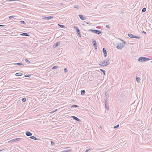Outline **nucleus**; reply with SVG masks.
Segmentation results:
<instances>
[{
    "instance_id": "c9c22d12",
    "label": "nucleus",
    "mask_w": 152,
    "mask_h": 152,
    "mask_svg": "<svg viewBox=\"0 0 152 152\" xmlns=\"http://www.w3.org/2000/svg\"><path fill=\"white\" fill-rule=\"evenodd\" d=\"M51 145H55V143L52 141H51Z\"/></svg>"
},
{
    "instance_id": "a18cd8bd",
    "label": "nucleus",
    "mask_w": 152,
    "mask_h": 152,
    "mask_svg": "<svg viewBox=\"0 0 152 152\" xmlns=\"http://www.w3.org/2000/svg\"><path fill=\"white\" fill-rule=\"evenodd\" d=\"M142 33H144V34H146V32H145V31H142Z\"/></svg>"
},
{
    "instance_id": "6ab92c4d",
    "label": "nucleus",
    "mask_w": 152,
    "mask_h": 152,
    "mask_svg": "<svg viewBox=\"0 0 152 152\" xmlns=\"http://www.w3.org/2000/svg\"><path fill=\"white\" fill-rule=\"evenodd\" d=\"M30 138L34 140H37L38 139H37L34 136H31L30 137Z\"/></svg>"
},
{
    "instance_id": "37998d69",
    "label": "nucleus",
    "mask_w": 152,
    "mask_h": 152,
    "mask_svg": "<svg viewBox=\"0 0 152 152\" xmlns=\"http://www.w3.org/2000/svg\"><path fill=\"white\" fill-rule=\"evenodd\" d=\"M105 102H107V99H104Z\"/></svg>"
},
{
    "instance_id": "7c9ffc66",
    "label": "nucleus",
    "mask_w": 152,
    "mask_h": 152,
    "mask_svg": "<svg viewBox=\"0 0 152 152\" xmlns=\"http://www.w3.org/2000/svg\"><path fill=\"white\" fill-rule=\"evenodd\" d=\"M58 67V66H55L52 68V69H56Z\"/></svg>"
},
{
    "instance_id": "20e7f679",
    "label": "nucleus",
    "mask_w": 152,
    "mask_h": 152,
    "mask_svg": "<svg viewBox=\"0 0 152 152\" xmlns=\"http://www.w3.org/2000/svg\"><path fill=\"white\" fill-rule=\"evenodd\" d=\"M74 28L75 29L78 34L79 36L80 37V32L79 29L77 27L75 26H74Z\"/></svg>"
},
{
    "instance_id": "ddd939ff",
    "label": "nucleus",
    "mask_w": 152,
    "mask_h": 152,
    "mask_svg": "<svg viewBox=\"0 0 152 152\" xmlns=\"http://www.w3.org/2000/svg\"><path fill=\"white\" fill-rule=\"evenodd\" d=\"M71 117L73 119L76 120V121H80V119H79L78 118H77V117L75 116H72Z\"/></svg>"
},
{
    "instance_id": "2f4dec72",
    "label": "nucleus",
    "mask_w": 152,
    "mask_h": 152,
    "mask_svg": "<svg viewBox=\"0 0 152 152\" xmlns=\"http://www.w3.org/2000/svg\"><path fill=\"white\" fill-rule=\"evenodd\" d=\"M31 76V75H24V77H30Z\"/></svg>"
},
{
    "instance_id": "5701e85b",
    "label": "nucleus",
    "mask_w": 152,
    "mask_h": 152,
    "mask_svg": "<svg viewBox=\"0 0 152 152\" xmlns=\"http://www.w3.org/2000/svg\"><path fill=\"white\" fill-rule=\"evenodd\" d=\"M140 80V77H136V80L138 83L139 82Z\"/></svg>"
},
{
    "instance_id": "09e8293b",
    "label": "nucleus",
    "mask_w": 152,
    "mask_h": 152,
    "mask_svg": "<svg viewBox=\"0 0 152 152\" xmlns=\"http://www.w3.org/2000/svg\"><path fill=\"white\" fill-rule=\"evenodd\" d=\"M63 3H62L61 4V5H63Z\"/></svg>"
},
{
    "instance_id": "f704fd0d",
    "label": "nucleus",
    "mask_w": 152,
    "mask_h": 152,
    "mask_svg": "<svg viewBox=\"0 0 152 152\" xmlns=\"http://www.w3.org/2000/svg\"><path fill=\"white\" fill-rule=\"evenodd\" d=\"M78 107V106L77 105H72L71 107Z\"/></svg>"
},
{
    "instance_id": "7ed1b4c3",
    "label": "nucleus",
    "mask_w": 152,
    "mask_h": 152,
    "mask_svg": "<svg viewBox=\"0 0 152 152\" xmlns=\"http://www.w3.org/2000/svg\"><path fill=\"white\" fill-rule=\"evenodd\" d=\"M89 31L98 34H99L102 33V32L101 31L97 30H93L91 29L89 30Z\"/></svg>"
},
{
    "instance_id": "4c0bfd02",
    "label": "nucleus",
    "mask_w": 152,
    "mask_h": 152,
    "mask_svg": "<svg viewBox=\"0 0 152 152\" xmlns=\"http://www.w3.org/2000/svg\"><path fill=\"white\" fill-rule=\"evenodd\" d=\"M75 7V8H76L78 9L79 8V6L76 5L75 7Z\"/></svg>"
},
{
    "instance_id": "39448f33",
    "label": "nucleus",
    "mask_w": 152,
    "mask_h": 152,
    "mask_svg": "<svg viewBox=\"0 0 152 152\" xmlns=\"http://www.w3.org/2000/svg\"><path fill=\"white\" fill-rule=\"evenodd\" d=\"M103 64L106 66L110 64V60L109 59H107L106 60L104 61L103 62Z\"/></svg>"
},
{
    "instance_id": "0eeeda50",
    "label": "nucleus",
    "mask_w": 152,
    "mask_h": 152,
    "mask_svg": "<svg viewBox=\"0 0 152 152\" xmlns=\"http://www.w3.org/2000/svg\"><path fill=\"white\" fill-rule=\"evenodd\" d=\"M21 139V138H15L14 139H12L9 142H15L16 141H19Z\"/></svg>"
},
{
    "instance_id": "412c9836",
    "label": "nucleus",
    "mask_w": 152,
    "mask_h": 152,
    "mask_svg": "<svg viewBox=\"0 0 152 152\" xmlns=\"http://www.w3.org/2000/svg\"><path fill=\"white\" fill-rule=\"evenodd\" d=\"M105 95L106 98H108L109 97V94L108 93H107L106 91H105Z\"/></svg>"
},
{
    "instance_id": "a878e982",
    "label": "nucleus",
    "mask_w": 152,
    "mask_h": 152,
    "mask_svg": "<svg viewBox=\"0 0 152 152\" xmlns=\"http://www.w3.org/2000/svg\"><path fill=\"white\" fill-rule=\"evenodd\" d=\"M20 22L21 24H24V25L26 24L25 22L23 20H20Z\"/></svg>"
},
{
    "instance_id": "ea45409f",
    "label": "nucleus",
    "mask_w": 152,
    "mask_h": 152,
    "mask_svg": "<svg viewBox=\"0 0 152 152\" xmlns=\"http://www.w3.org/2000/svg\"><path fill=\"white\" fill-rule=\"evenodd\" d=\"M88 18L85 17L84 18V19H83V20H85L87 21V20H88Z\"/></svg>"
},
{
    "instance_id": "bb28decb",
    "label": "nucleus",
    "mask_w": 152,
    "mask_h": 152,
    "mask_svg": "<svg viewBox=\"0 0 152 152\" xmlns=\"http://www.w3.org/2000/svg\"><path fill=\"white\" fill-rule=\"evenodd\" d=\"M69 150H67V149H66L65 150H64V151H61V152H68L69 151Z\"/></svg>"
},
{
    "instance_id": "6e6552de",
    "label": "nucleus",
    "mask_w": 152,
    "mask_h": 152,
    "mask_svg": "<svg viewBox=\"0 0 152 152\" xmlns=\"http://www.w3.org/2000/svg\"><path fill=\"white\" fill-rule=\"evenodd\" d=\"M53 18V16L43 17L42 19L44 20H50Z\"/></svg>"
},
{
    "instance_id": "c756f323",
    "label": "nucleus",
    "mask_w": 152,
    "mask_h": 152,
    "mask_svg": "<svg viewBox=\"0 0 152 152\" xmlns=\"http://www.w3.org/2000/svg\"><path fill=\"white\" fill-rule=\"evenodd\" d=\"M26 99L25 98H22V101L23 102H24L26 101Z\"/></svg>"
},
{
    "instance_id": "9b49d317",
    "label": "nucleus",
    "mask_w": 152,
    "mask_h": 152,
    "mask_svg": "<svg viewBox=\"0 0 152 152\" xmlns=\"http://www.w3.org/2000/svg\"><path fill=\"white\" fill-rule=\"evenodd\" d=\"M26 135L27 136H31L32 134L31 132L29 131H27L26 132Z\"/></svg>"
},
{
    "instance_id": "f3484780",
    "label": "nucleus",
    "mask_w": 152,
    "mask_h": 152,
    "mask_svg": "<svg viewBox=\"0 0 152 152\" xmlns=\"http://www.w3.org/2000/svg\"><path fill=\"white\" fill-rule=\"evenodd\" d=\"M23 74L20 72L17 73L15 74V75L18 76H21Z\"/></svg>"
},
{
    "instance_id": "72a5a7b5",
    "label": "nucleus",
    "mask_w": 152,
    "mask_h": 152,
    "mask_svg": "<svg viewBox=\"0 0 152 152\" xmlns=\"http://www.w3.org/2000/svg\"><path fill=\"white\" fill-rule=\"evenodd\" d=\"M64 71L65 73H66L68 72V70H67V68H65V69H64Z\"/></svg>"
},
{
    "instance_id": "393cba45",
    "label": "nucleus",
    "mask_w": 152,
    "mask_h": 152,
    "mask_svg": "<svg viewBox=\"0 0 152 152\" xmlns=\"http://www.w3.org/2000/svg\"><path fill=\"white\" fill-rule=\"evenodd\" d=\"M58 26L59 27H61V28H64L65 27L63 25H61V24H58Z\"/></svg>"
},
{
    "instance_id": "cd10ccee",
    "label": "nucleus",
    "mask_w": 152,
    "mask_h": 152,
    "mask_svg": "<svg viewBox=\"0 0 152 152\" xmlns=\"http://www.w3.org/2000/svg\"><path fill=\"white\" fill-rule=\"evenodd\" d=\"M146 11V8L145 7L143 8L142 9V12H145Z\"/></svg>"
},
{
    "instance_id": "de8ad7c7",
    "label": "nucleus",
    "mask_w": 152,
    "mask_h": 152,
    "mask_svg": "<svg viewBox=\"0 0 152 152\" xmlns=\"http://www.w3.org/2000/svg\"><path fill=\"white\" fill-rule=\"evenodd\" d=\"M4 26V25H0V27H1V26Z\"/></svg>"
},
{
    "instance_id": "f257e3e1",
    "label": "nucleus",
    "mask_w": 152,
    "mask_h": 152,
    "mask_svg": "<svg viewBox=\"0 0 152 152\" xmlns=\"http://www.w3.org/2000/svg\"><path fill=\"white\" fill-rule=\"evenodd\" d=\"M150 60V58L144 57H140L138 59L139 61L140 62H146Z\"/></svg>"
},
{
    "instance_id": "a19ab883",
    "label": "nucleus",
    "mask_w": 152,
    "mask_h": 152,
    "mask_svg": "<svg viewBox=\"0 0 152 152\" xmlns=\"http://www.w3.org/2000/svg\"><path fill=\"white\" fill-rule=\"evenodd\" d=\"M85 23H86L87 24H89L90 25V23H89L88 22H85Z\"/></svg>"
},
{
    "instance_id": "4468645a",
    "label": "nucleus",
    "mask_w": 152,
    "mask_h": 152,
    "mask_svg": "<svg viewBox=\"0 0 152 152\" xmlns=\"http://www.w3.org/2000/svg\"><path fill=\"white\" fill-rule=\"evenodd\" d=\"M20 35L21 36H29V35L28 34L26 33H23L20 34Z\"/></svg>"
},
{
    "instance_id": "e433bc0d",
    "label": "nucleus",
    "mask_w": 152,
    "mask_h": 152,
    "mask_svg": "<svg viewBox=\"0 0 152 152\" xmlns=\"http://www.w3.org/2000/svg\"><path fill=\"white\" fill-rule=\"evenodd\" d=\"M119 126V124H118L117 125H116V126H115L114 127V129H116Z\"/></svg>"
},
{
    "instance_id": "f03ea898",
    "label": "nucleus",
    "mask_w": 152,
    "mask_h": 152,
    "mask_svg": "<svg viewBox=\"0 0 152 152\" xmlns=\"http://www.w3.org/2000/svg\"><path fill=\"white\" fill-rule=\"evenodd\" d=\"M125 42L122 43L118 44L116 47L118 49H122L125 45Z\"/></svg>"
},
{
    "instance_id": "c03bdc74",
    "label": "nucleus",
    "mask_w": 152,
    "mask_h": 152,
    "mask_svg": "<svg viewBox=\"0 0 152 152\" xmlns=\"http://www.w3.org/2000/svg\"><path fill=\"white\" fill-rule=\"evenodd\" d=\"M7 1H16V0H8Z\"/></svg>"
},
{
    "instance_id": "2eb2a0df",
    "label": "nucleus",
    "mask_w": 152,
    "mask_h": 152,
    "mask_svg": "<svg viewBox=\"0 0 152 152\" xmlns=\"http://www.w3.org/2000/svg\"><path fill=\"white\" fill-rule=\"evenodd\" d=\"M14 64V65H17L18 66H21V65H23L24 66L23 64L22 63H15L14 64Z\"/></svg>"
},
{
    "instance_id": "a211bd4d",
    "label": "nucleus",
    "mask_w": 152,
    "mask_h": 152,
    "mask_svg": "<svg viewBox=\"0 0 152 152\" xmlns=\"http://www.w3.org/2000/svg\"><path fill=\"white\" fill-rule=\"evenodd\" d=\"M78 16L82 20H83V19H84V18L85 17H84L82 15H78Z\"/></svg>"
},
{
    "instance_id": "58836bf2",
    "label": "nucleus",
    "mask_w": 152,
    "mask_h": 152,
    "mask_svg": "<svg viewBox=\"0 0 152 152\" xmlns=\"http://www.w3.org/2000/svg\"><path fill=\"white\" fill-rule=\"evenodd\" d=\"M90 150V149L87 148L86 149V150L85 152H88V151H89Z\"/></svg>"
},
{
    "instance_id": "473e14b6",
    "label": "nucleus",
    "mask_w": 152,
    "mask_h": 152,
    "mask_svg": "<svg viewBox=\"0 0 152 152\" xmlns=\"http://www.w3.org/2000/svg\"><path fill=\"white\" fill-rule=\"evenodd\" d=\"M15 16H13V15H12V16H11L10 17H9V18L10 19H11V18H15Z\"/></svg>"
},
{
    "instance_id": "9d476101",
    "label": "nucleus",
    "mask_w": 152,
    "mask_h": 152,
    "mask_svg": "<svg viewBox=\"0 0 152 152\" xmlns=\"http://www.w3.org/2000/svg\"><path fill=\"white\" fill-rule=\"evenodd\" d=\"M103 52L104 54V56L105 57H106L107 56V51L105 50V49L103 48L102 49Z\"/></svg>"
},
{
    "instance_id": "1a4fd4ad",
    "label": "nucleus",
    "mask_w": 152,
    "mask_h": 152,
    "mask_svg": "<svg viewBox=\"0 0 152 152\" xmlns=\"http://www.w3.org/2000/svg\"><path fill=\"white\" fill-rule=\"evenodd\" d=\"M92 43L94 45V47L95 49H97V43L96 40H93L92 41Z\"/></svg>"
},
{
    "instance_id": "dca6fc26",
    "label": "nucleus",
    "mask_w": 152,
    "mask_h": 152,
    "mask_svg": "<svg viewBox=\"0 0 152 152\" xmlns=\"http://www.w3.org/2000/svg\"><path fill=\"white\" fill-rule=\"evenodd\" d=\"M60 44V41H58L55 44L54 47L55 48L58 46Z\"/></svg>"
},
{
    "instance_id": "79ce46f5",
    "label": "nucleus",
    "mask_w": 152,
    "mask_h": 152,
    "mask_svg": "<svg viewBox=\"0 0 152 152\" xmlns=\"http://www.w3.org/2000/svg\"><path fill=\"white\" fill-rule=\"evenodd\" d=\"M106 27H107V28H109L110 27H109V25H107L106 26Z\"/></svg>"
},
{
    "instance_id": "423d86ee",
    "label": "nucleus",
    "mask_w": 152,
    "mask_h": 152,
    "mask_svg": "<svg viewBox=\"0 0 152 152\" xmlns=\"http://www.w3.org/2000/svg\"><path fill=\"white\" fill-rule=\"evenodd\" d=\"M128 35L130 38H135L137 39H140V37L133 35L132 34H129Z\"/></svg>"
},
{
    "instance_id": "8fccbe9b",
    "label": "nucleus",
    "mask_w": 152,
    "mask_h": 152,
    "mask_svg": "<svg viewBox=\"0 0 152 152\" xmlns=\"http://www.w3.org/2000/svg\"><path fill=\"white\" fill-rule=\"evenodd\" d=\"M151 62L152 63V61H151Z\"/></svg>"
},
{
    "instance_id": "aec40b11",
    "label": "nucleus",
    "mask_w": 152,
    "mask_h": 152,
    "mask_svg": "<svg viewBox=\"0 0 152 152\" xmlns=\"http://www.w3.org/2000/svg\"><path fill=\"white\" fill-rule=\"evenodd\" d=\"M85 91L84 90H82L81 91V94L82 95H83L85 93Z\"/></svg>"
},
{
    "instance_id": "b1692460",
    "label": "nucleus",
    "mask_w": 152,
    "mask_h": 152,
    "mask_svg": "<svg viewBox=\"0 0 152 152\" xmlns=\"http://www.w3.org/2000/svg\"><path fill=\"white\" fill-rule=\"evenodd\" d=\"M25 61L28 64H29L30 63V62L26 58L25 59Z\"/></svg>"
},
{
    "instance_id": "4be33fe9",
    "label": "nucleus",
    "mask_w": 152,
    "mask_h": 152,
    "mask_svg": "<svg viewBox=\"0 0 152 152\" xmlns=\"http://www.w3.org/2000/svg\"><path fill=\"white\" fill-rule=\"evenodd\" d=\"M100 70L103 73L104 75H105V71L104 70H103V69H100Z\"/></svg>"
},
{
    "instance_id": "c85d7f7f",
    "label": "nucleus",
    "mask_w": 152,
    "mask_h": 152,
    "mask_svg": "<svg viewBox=\"0 0 152 152\" xmlns=\"http://www.w3.org/2000/svg\"><path fill=\"white\" fill-rule=\"evenodd\" d=\"M99 65L100 66H105V65H104V64H103V62H102L100 63L99 64Z\"/></svg>"
},
{
    "instance_id": "49530a36",
    "label": "nucleus",
    "mask_w": 152,
    "mask_h": 152,
    "mask_svg": "<svg viewBox=\"0 0 152 152\" xmlns=\"http://www.w3.org/2000/svg\"><path fill=\"white\" fill-rule=\"evenodd\" d=\"M3 151V150H0V152H2Z\"/></svg>"
},
{
    "instance_id": "f8f14e48",
    "label": "nucleus",
    "mask_w": 152,
    "mask_h": 152,
    "mask_svg": "<svg viewBox=\"0 0 152 152\" xmlns=\"http://www.w3.org/2000/svg\"><path fill=\"white\" fill-rule=\"evenodd\" d=\"M105 105L106 108L107 110H109V106L108 103L107 102H105Z\"/></svg>"
}]
</instances>
